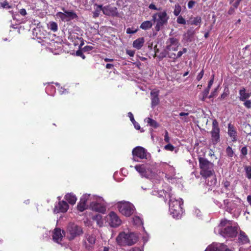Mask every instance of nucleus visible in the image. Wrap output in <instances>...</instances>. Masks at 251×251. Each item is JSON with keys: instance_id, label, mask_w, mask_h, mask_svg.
<instances>
[{"instance_id": "nucleus-1", "label": "nucleus", "mask_w": 251, "mask_h": 251, "mask_svg": "<svg viewBox=\"0 0 251 251\" xmlns=\"http://www.w3.org/2000/svg\"><path fill=\"white\" fill-rule=\"evenodd\" d=\"M199 167L200 168V175L204 178H206L214 175L215 172L213 169L214 164L208 161L206 158L199 157L198 158Z\"/></svg>"}, {"instance_id": "nucleus-2", "label": "nucleus", "mask_w": 251, "mask_h": 251, "mask_svg": "<svg viewBox=\"0 0 251 251\" xmlns=\"http://www.w3.org/2000/svg\"><path fill=\"white\" fill-rule=\"evenodd\" d=\"M117 243L123 246H132L138 241V237L133 233H120L116 238Z\"/></svg>"}, {"instance_id": "nucleus-3", "label": "nucleus", "mask_w": 251, "mask_h": 251, "mask_svg": "<svg viewBox=\"0 0 251 251\" xmlns=\"http://www.w3.org/2000/svg\"><path fill=\"white\" fill-rule=\"evenodd\" d=\"M183 201L180 200L170 199L169 201V211L172 216L176 219H179L181 218L183 213L182 205Z\"/></svg>"}, {"instance_id": "nucleus-4", "label": "nucleus", "mask_w": 251, "mask_h": 251, "mask_svg": "<svg viewBox=\"0 0 251 251\" xmlns=\"http://www.w3.org/2000/svg\"><path fill=\"white\" fill-rule=\"evenodd\" d=\"M152 21L156 23L155 29L156 31H159L162 27L168 24L169 16L166 11L161 12H157L152 16Z\"/></svg>"}, {"instance_id": "nucleus-5", "label": "nucleus", "mask_w": 251, "mask_h": 251, "mask_svg": "<svg viewBox=\"0 0 251 251\" xmlns=\"http://www.w3.org/2000/svg\"><path fill=\"white\" fill-rule=\"evenodd\" d=\"M83 233L81 226L74 223H70L67 227V237L69 240H73L77 237L81 235Z\"/></svg>"}, {"instance_id": "nucleus-6", "label": "nucleus", "mask_w": 251, "mask_h": 251, "mask_svg": "<svg viewBox=\"0 0 251 251\" xmlns=\"http://www.w3.org/2000/svg\"><path fill=\"white\" fill-rule=\"evenodd\" d=\"M119 212L126 217L130 216L134 212V206L129 202H121L118 203Z\"/></svg>"}, {"instance_id": "nucleus-7", "label": "nucleus", "mask_w": 251, "mask_h": 251, "mask_svg": "<svg viewBox=\"0 0 251 251\" xmlns=\"http://www.w3.org/2000/svg\"><path fill=\"white\" fill-rule=\"evenodd\" d=\"M234 225L235 224L232 223V225H230L227 227L221 229L220 233L224 237H236L238 233V226Z\"/></svg>"}, {"instance_id": "nucleus-8", "label": "nucleus", "mask_w": 251, "mask_h": 251, "mask_svg": "<svg viewBox=\"0 0 251 251\" xmlns=\"http://www.w3.org/2000/svg\"><path fill=\"white\" fill-rule=\"evenodd\" d=\"M212 128L211 131V139L214 145H216L220 141V128L219 124L216 119L212 121Z\"/></svg>"}, {"instance_id": "nucleus-9", "label": "nucleus", "mask_w": 251, "mask_h": 251, "mask_svg": "<svg viewBox=\"0 0 251 251\" xmlns=\"http://www.w3.org/2000/svg\"><path fill=\"white\" fill-rule=\"evenodd\" d=\"M147 151L143 147L138 146L134 148L132 151L133 155V159L135 161H138L136 158H138L141 159L147 158Z\"/></svg>"}, {"instance_id": "nucleus-10", "label": "nucleus", "mask_w": 251, "mask_h": 251, "mask_svg": "<svg viewBox=\"0 0 251 251\" xmlns=\"http://www.w3.org/2000/svg\"><path fill=\"white\" fill-rule=\"evenodd\" d=\"M166 49L169 51H177L180 44L179 40L175 37L169 38L166 42Z\"/></svg>"}, {"instance_id": "nucleus-11", "label": "nucleus", "mask_w": 251, "mask_h": 251, "mask_svg": "<svg viewBox=\"0 0 251 251\" xmlns=\"http://www.w3.org/2000/svg\"><path fill=\"white\" fill-rule=\"evenodd\" d=\"M109 225L112 227H117L121 224V220L114 212L111 211L108 214Z\"/></svg>"}, {"instance_id": "nucleus-12", "label": "nucleus", "mask_w": 251, "mask_h": 251, "mask_svg": "<svg viewBox=\"0 0 251 251\" xmlns=\"http://www.w3.org/2000/svg\"><path fill=\"white\" fill-rule=\"evenodd\" d=\"M102 13L106 16H115L118 14L117 8L110 5L102 6Z\"/></svg>"}, {"instance_id": "nucleus-13", "label": "nucleus", "mask_w": 251, "mask_h": 251, "mask_svg": "<svg viewBox=\"0 0 251 251\" xmlns=\"http://www.w3.org/2000/svg\"><path fill=\"white\" fill-rule=\"evenodd\" d=\"M205 251H231L227 248V246L223 244H220L216 246H208Z\"/></svg>"}, {"instance_id": "nucleus-14", "label": "nucleus", "mask_w": 251, "mask_h": 251, "mask_svg": "<svg viewBox=\"0 0 251 251\" xmlns=\"http://www.w3.org/2000/svg\"><path fill=\"white\" fill-rule=\"evenodd\" d=\"M227 134L231 138L232 142H234L237 140V132L234 126L231 123L228 125Z\"/></svg>"}, {"instance_id": "nucleus-15", "label": "nucleus", "mask_w": 251, "mask_h": 251, "mask_svg": "<svg viewBox=\"0 0 251 251\" xmlns=\"http://www.w3.org/2000/svg\"><path fill=\"white\" fill-rule=\"evenodd\" d=\"M69 208L68 203L65 201H59L55 207V211L57 212H66Z\"/></svg>"}, {"instance_id": "nucleus-16", "label": "nucleus", "mask_w": 251, "mask_h": 251, "mask_svg": "<svg viewBox=\"0 0 251 251\" xmlns=\"http://www.w3.org/2000/svg\"><path fill=\"white\" fill-rule=\"evenodd\" d=\"M64 235V232L61 230L60 228H55L52 235V239L56 243L60 242L63 236Z\"/></svg>"}, {"instance_id": "nucleus-17", "label": "nucleus", "mask_w": 251, "mask_h": 251, "mask_svg": "<svg viewBox=\"0 0 251 251\" xmlns=\"http://www.w3.org/2000/svg\"><path fill=\"white\" fill-rule=\"evenodd\" d=\"M90 206L93 210L97 212L104 213L106 211L105 207L102 204L98 202H92L91 203Z\"/></svg>"}, {"instance_id": "nucleus-18", "label": "nucleus", "mask_w": 251, "mask_h": 251, "mask_svg": "<svg viewBox=\"0 0 251 251\" xmlns=\"http://www.w3.org/2000/svg\"><path fill=\"white\" fill-rule=\"evenodd\" d=\"M151 106L152 107H155L157 105L159 102V100L158 98L159 91H151Z\"/></svg>"}, {"instance_id": "nucleus-19", "label": "nucleus", "mask_w": 251, "mask_h": 251, "mask_svg": "<svg viewBox=\"0 0 251 251\" xmlns=\"http://www.w3.org/2000/svg\"><path fill=\"white\" fill-rule=\"evenodd\" d=\"M62 10L66 14V16L67 21L66 22H69L73 19H77L78 16L76 13L73 11H69L65 9L64 7L62 8Z\"/></svg>"}, {"instance_id": "nucleus-20", "label": "nucleus", "mask_w": 251, "mask_h": 251, "mask_svg": "<svg viewBox=\"0 0 251 251\" xmlns=\"http://www.w3.org/2000/svg\"><path fill=\"white\" fill-rule=\"evenodd\" d=\"M239 100L242 101H245L251 96V93H247L245 87H243L239 90Z\"/></svg>"}, {"instance_id": "nucleus-21", "label": "nucleus", "mask_w": 251, "mask_h": 251, "mask_svg": "<svg viewBox=\"0 0 251 251\" xmlns=\"http://www.w3.org/2000/svg\"><path fill=\"white\" fill-rule=\"evenodd\" d=\"M65 199L71 204L74 205L76 201V197L73 193H67L64 197Z\"/></svg>"}, {"instance_id": "nucleus-22", "label": "nucleus", "mask_w": 251, "mask_h": 251, "mask_svg": "<svg viewBox=\"0 0 251 251\" xmlns=\"http://www.w3.org/2000/svg\"><path fill=\"white\" fill-rule=\"evenodd\" d=\"M144 42L145 40L143 37L139 38L133 41V47L137 50H139L143 46Z\"/></svg>"}, {"instance_id": "nucleus-23", "label": "nucleus", "mask_w": 251, "mask_h": 251, "mask_svg": "<svg viewBox=\"0 0 251 251\" xmlns=\"http://www.w3.org/2000/svg\"><path fill=\"white\" fill-rule=\"evenodd\" d=\"M145 122L147 123V125L154 128H157L159 127V124L154 120L151 118H146L145 119Z\"/></svg>"}, {"instance_id": "nucleus-24", "label": "nucleus", "mask_w": 251, "mask_h": 251, "mask_svg": "<svg viewBox=\"0 0 251 251\" xmlns=\"http://www.w3.org/2000/svg\"><path fill=\"white\" fill-rule=\"evenodd\" d=\"M234 222L233 221L227 220L226 219H222L219 225V226L220 227V229L225 228V227H227L229 226L230 225H232V223Z\"/></svg>"}, {"instance_id": "nucleus-25", "label": "nucleus", "mask_w": 251, "mask_h": 251, "mask_svg": "<svg viewBox=\"0 0 251 251\" xmlns=\"http://www.w3.org/2000/svg\"><path fill=\"white\" fill-rule=\"evenodd\" d=\"M135 169L142 176L146 177L147 171L144 167V165H137L135 166Z\"/></svg>"}, {"instance_id": "nucleus-26", "label": "nucleus", "mask_w": 251, "mask_h": 251, "mask_svg": "<svg viewBox=\"0 0 251 251\" xmlns=\"http://www.w3.org/2000/svg\"><path fill=\"white\" fill-rule=\"evenodd\" d=\"M152 23L151 21H146L143 22L140 25V28L144 30H148L151 28Z\"/></svg>"}, {"instance_id": "nucleus-27", "label": "nucleus", "mask_w": 251, "mask_h": 251, "mask_svg": "<svg viewBox=\"0 0 251 251\" xmlns=\"http://www.w3.org/2000/svg\"><path fill=\"white\" fill-rule=\"evenodd\" d=\"M239 240L241 242H242L243 244L247 243L249 241V239L248 236H247L246 233L242 231H241L240 232Z\"/></svg>"}, {"instance_id": "nucleus-28", "label": "nucleus", "mask_w": 251, "mask_h": 251, "mask_svg": "<svg viewBox=\"0 0 251 251\" xmlns=\"http://www.w3.org/2000/svg\"><path fill=\"white\" fill-rule=\"evenodd\" d=\"M201 17L197 16L194 17L193 19H190L189 21V24L191 25H198L201 24Z\"/></svg>"}, {"instance_id": "nucleus-29", "label": "nucleus", "mask_w": 251, "mask_h": 251, "mask_svg": "<svg viewBox=\"0 0 251 251\" xmlns=\"http://www.w3.org/2000/svg\"><path fill=\"white\" fill-rule=\"evenodd\" d=\"M168 52H169V51L166 49V47L165 49H164L158 55H157V57L158 58L159 60L161 61L164 58L167 57Z\"/></svg>"}, {"instance_id": "nucleus-30", "label": "nucleus", "mask_w": 251, "mask_h": 251, "mask_svg": "<svg viewBox=\"0 0 251 251\" xmlns=\"http://www.w3.org/2000/svg\"><path fill=\"white\" fill-rule=\"evenodd\" d=\"M95 5L97 6V8L95 10L93 13V17L94 18H96L99 17L100 14V11H102V5H98L95 4Z\"/></svg>"}, {"instance_id": "nucleus-31", "label": "nucleus", "mask_w": 251, "mask_h": 251, "mask_svg": "<svg viewBox=\"0 0 251 251\" xmlns=\"http://www.w3.org/2000/svg\"><path fill=\"white\" fill-rule=\"evenodd\" d=\"M87 241L91 245H93L96 243V238L94 235H87L86 236Z\"/></svg>"}, {"instance_id": "nucleus-32", "label": "nucleus", "mask_w": 251, "mask_h": 251, "mask_svg": "<svg viewBox=\"0 0 251 251\" xmlns=\"http://www.w3.org/2000/svg\"><path fill=\"white\" fill-rule=\"evenodd\" d=\"M49 28L53 32H56L58 30V25L57 24L54 22H50L49 23Z\"/></svg>"}, {"instance_id": "nucleus-33", "label": "nucleus", "mask_w": 251, "mask_h": 251, "mask_svg": "<svg viewBox=\"0 0 251 251\" xmlns=\"http://www.w3.org/2000/svg\"><path fill=\"white\" fill-rule=\"evenodd\" d=\"M244 169L246 177L249 179H251V166H245Z\"/></svg>"}, {"instance_id": "nucleus-34", "label": "nucleus", "mask_w": 251, "mask_h": 251, "mask_svg": "<svg viewBox=\"0 0 251 251\" xmlns=\"http://www.w3.org/2000/svg\"><path fill=\"white\" fill-rule=\"evenodd\" d=\"M56 16L57 18H60L62 22H66L67 21L66 19V14L65 12H58L56 13Z\"/></svg>"}, {"instance_id": "nucleus-35", "label": "nucleus", "mask_w": 251, "mask_h": 251, "mask_svg": "<svg viewBox=\"0 0 251 251\" xmlns=\"http://www.w3.org/2000/svg\"><path fill=\"white\" fill-rule=\"evenodd\" d=\"M0 5L2 8L6 9H10L11 8V6L9 5V3L6 0H0Z\"/></svg>"}, {"instance_id": "nucleus-36", "label": "nucleus", "mask_w": 251, "mask_h": 251, "mask_svg": "<svg viewBox=\"0 0 251 251\" xmlns=\"http://www.w3.org/2000/svg\"><path fill=\"white\" fill-rule=\"evenodd\" d=\"M181 11V6L178 4H176L175 5V8L174 11V14L177 16L180 14V12Z\"/></svg>"}, {"instance_id": "nucleus-37", "label": "nucleus", "mask_w": 251, "mask_h": 251, "mask_svg": "<svg viewBox=\"0 0 251 251\" xmlns=\"http://www.w3.org/2000/svg\"><path fill=\"white\" fill-rule=\"evenodd\" d=\"M77 209L80 212H83L87 208V205H85L80 201H79L77 205Z\"/></svg>"}, {"instance_id": "nucleus-38", "label": "nucleus", "mask_w": 251, "mask_h": 251, "mask_svg": "<svg viewBox=\"0 0 251 251\" xmlns=\"http://www.w3.org/2000/svg\"><path fill=\"white\" fill-rule=\"evenodd\" d=\"M226 151L228 157H232L233 156L234 152L230 147L228 146L226 149Z\"/></svg>"}, {"instance_id": "nucleus-39", "label": "nucleus", "mask_w": 251, "mask_h": 251, "mask_svg": "<svg viewBox=\"0 0 251 251\" xmlns=\"http://www.w3.org/2000/svg\"><path fill=\"white\" fill-rule=\"evenodd\" d=\"M138 30V28H134L133 27L131 28L128 27L126 30V33L127 34H134L136 33Z\"/></svg>"}, {"instance_id": "nucleus-40", "label": "nucleus", "mask_w": 251, "mask_h": 251, "mask_svg": "<svg viewBox=\"0 0 251 251\" xmlns=\"http://www.w3.org/2000/svg\"><path fill=\"white\" fill-rule=\"evenodd\" d=\"M167 57L172 59L173 62H175L176 60V54L171 51L168 52Z\"/></svg>"}, {"instance_id": "nucleus-41", "label": "nucleus", "mask_w": 251, "mask_h": 251, "mask_svg": "<svg viewBox=\"0 0 251 251\" xmlns=\"http://www.w3.org/2000/svg\"><path fill=\"white\" fill-rule=\"evenodd\" d=\"M176 21L179 24L185 25L186 24L185 20L181 15L178 17Z\"/></svg>"}, {"instance_id": "nucleus-42", "label": "nucleus", "mask_w": 251, "mask_h": 251, "mask_svg": "<svg viewBox=\"0 0 251 251\" xmlns=\"http://www.w3.org/2000/svg\"><path fill=\"white\" fill-rule=\"evenodd\" d=\"M89 195H83L80 199V201L81 202H82V203H83L84 204H85V205H86V202L87 201V200L88 199V197H89Z\"/></svg>"}, {"instance_id": "nucleus-43", "label": "nucleus", "mask_w": 251, "mask_h": 251, "mask_svg": "<svg viewBox=\"0 0 251 251\" xmlns=\"http://www.w3.org/2000/svg\"><path fill=\"white\" fill-rule=\"evenodd\" d=\"M210 89L206 88L202 92V100H204L207 97L208 94H209Z\"/></svg>"}, {"instance_id": "nucleus-44", "label": "nucleus", "mask_w": 251, "mask_h": 251, "mask_svg": "<svg viewBox=\"0 0 251 251\" xmlns=\"http://www.w3.org/2000/svg\"><path fill=\"white\" fill-rule=\"evenodd\" d=\"M83 50H82H82H80V49H79L78 50H77L76 52H75V54L76 56H80L83 59H84L85 58V55L83 54V52H82Z\"/></svg>"}, {"instance_id": "nucleus-45", "label": "nucleus", "mask_w": 251, "mask_h": 251, "mask_svg": "<svg viewBox=\"0 0 251 251\" xmlns=\"http://www.w3.org/2000/svg\"><path fill=\"white\" fill-rule=\"evenodd\" d=\"M164 149L167 151H173L175 148L172 144H168L165 146Z\"/></svg>"}, {"instance_id": "nucleus-46", "label": "nucleus", "mask_w": 251, "mask_h": 251, "mask_svg": "<svg viewBox=\"0 0 251 251\" xmlns=\"http://www.w3.org/2000/svg\"><path fill=\"white\" fill-rule=\"evenodd\" d=\"M195 32L193 30H187L186 34L188 38V39L191 38L193 37L194 35Z\"/></svg>"}, {"instance_id": "nucleus-47", "label": "nucleus", "mask_w": 251, "mask_h": 251, "mask_svg": "<svg viewBox=\"0 0 251 251\" xmlns=\"http://www.w3.org/2000/svg\"><path fill=\"white\" fill-rule=\"evenodd\" d=\"M94 49V47L91 46H86L82 48V50L84 52L90 51Z\"/></svg>"}, {"instance_id": "nucleus-48", "label": "nucleus", "mask_w": 251, "mask_h": 251, "mask_svg": "<svg viewBox=\"0 0 251 251\" xmlns=\"http://www.w3.org/2000/svg\"><path fill=\"white\" fill-rule=\"evenodd\" d=\"M244 105L247 108L250 109L251 108V101L250 100H246L244 101Z\"/></svg>"}, {"instance_id": "nucleus-49", "label": "nucleus", "mask_w": 251, "mask_h": 251, "mask_svg": "<svg viewBox=\"0 0 251 251\" xmlns=\"http://www.w3.org/2000/svg\"><path fill=\"white\" fill-rule=\"evenodd\" d=\"M241 153L243 156H246L248 154V149L246 146L242 148Z\"/></svg>"}, {"instance_id": "nucleus-50", "label": "nucleus", "mask_w": 251, "mask_h": 251, "mask_svg": "<svg viewBox=\"0 0 251 251\" xmlns=\"http://www.w3.org/2000/svg\"><path fill=\"white\" fill-rule=\"evenodd\" d=\"M128 116L130 120L132 123V124H134V123H136V121L134 118L133 115L131 112L128 113Z\"/></svg>"}, {"instance_id": "nucleus-51", "label": "nucleus", "mask_w": 251, "mask_h": 251, "mask_svg": "<svg viewBox=\"0 0 251 251\" xmlns=\"http://www.w3.org/2000/svg\"><path fill=\"white\" fill-rule=\"evenodd\" d=\"M204 75V71L202 69L201 72L198 74V75L197 76V80L198 81H200L203 77Z\"/></svg>"}, {"instance_id": "nucleus-52", "label": "nucleus", "mask_w": 251, "mask_h": 251, "mask_svg": "<svg viewBox=\"0 0 251 251\" xmlns=\"http://www.w3.org/2000/svg\"><path fill=\"white\" fill-rule=\"evenodd\" d=\"M223 184L224 185V187L226 189H227L228 187L230 186V182L229 181L226 180L223 182Z\"/></svg>"}, {"instance_id": "nucleus-53", "label": "nucleus", "mask_w": 251, "mask_h": 251, "mask_svg": "<svg viewBox=\"0 0 251 251\" xmlns=\"http://www.w3.org/2000/svg\"><path fill=\"white\" fill-rule=\"evenodd\" d=\"M164 141L166 143L170 142V138L169 137L168 132L167 130H165V132Z\"/></svg>"}, {"instance_id": "nucleus-54", "label": "nucleus", "mask_w": 251, "mask_h": 251, "mask_svg": "<svg viewBox=\"0 0 251 251\" xmlns=\"http://www.w3.org/2000/svg\"><path fill=\"white\" fill-rule=\"evenodd\" d=\"M216 182L217 179L215 176H214L213 179L210 182L209 181L207 182V184L210 186L214 185L216 184Z\"/></svg>"}, {"instance_id": "nucleus-55", "label": "nucleus", "mask_w": 251, "mask_h": 251, "mask_svg": "<svg viewBox=\"0 0 251 251\" xmlns=\"http://www.w3.org/2000/svg\"><path fill=\"white\" fill-rule=\"evenodd\" d=\"M126 53L131 57H133L135 54V51L131 50H127Z\"/></svg>"}, {"instance_id": "nucleus-56", "label": "nucleus", "mask_w": 251, "mask_h": 251, "mask_svg": "<svg viewBox=\"0 0 251 251\" xmlns=\"http://www.w3.org/2000/svg\"><path fill=\"white\" fill-rule=\"evenodd\" d=\"M196 2L193 0H190L188 2V7L189 9L192 8L194 5L195 4Z\"/></svg>"}, {"instance_id": "nucleus-57", "label": "nucleus", "mask_w": 251, "mask_h": 251, "mask_svg": "<svg viewBox=\"0 0 251 251\" xmlns=\"http://www.w3.org/2000/svg\"><path fill=\"white\" fill-rule=\"evenodd\" d=\"M241 0H236V1L233 4V7H232L234 8V9L237 8L238 7V6H239L240 2L241 1Z\"/></svg>"}, {"instance_id": "nucleus-58", "label": "nucleus", "mask_w": 251, "mask_h": 251, "mask_svg": "<svg viewBox=\"0 0 251 251\" xmlns=\"http://www.w3.org/2000/svg\"><path fill=\"white\" fill-rule=\"evenodd\" d=\"M149 8L151 9H153V10H159V9H158L156 6L153 3H151L149 5Z\"/></svg>"}, {"instance_id": "nucleus-59", "label": "nucleus", "mask_w": 251, "mask_h": 251, "mask_svg": "<svg viewBox=\"0 0 251 251\" xmlns=\"http://www.w3.org/2000/svg\"><path fill=\"white\" fill-rule=\"evenodd\" d=\"M19 12L20 14L23 16H25L26 14V11L25 9L24 8L20 9Z\"/></svg>"}, {"instance_id": "nucleus-60", "label": "nucleus", "mask_w": 251, "mask_h": 251, "mask_svg": "<svg viewBox=\"0 0 251 251\" xmlns=\"http://www.w3.org/2000/svg\"><path fill=\"white\" fill-rule=\"evenodd\" d=\"M217 90V88L215 89L213 91V92H212L211 93L210 95L209 96V99L212 98L215 96V95H216Z\"/></svg>"}, {"instance_id": "nucleus-61", "label": "nucleus", "mask_w": 251, "mask_h": 251, "mask_svg": "<svg viewBox=\"0 0 251 251\" xmlns=\"http://www.w3.org/2000/svg\"><path fill=\"white\" fill-rule=\"evenodd\" d=\"M234 10H235L234 8L231 7L228 11V14L229 15H231V14H233L234 12Z\"/></svg>"}, {"instance_id": "nucleus-62", "label": "nucleus", "mask_w": 251, "mask_h": 251, "mask_svg": "<svg viewBox=\"0 0 251 251\" xmlns=\"http://www.w3.org/2000/svg\"><path fill=\"white\" fill-rule=\"evenodd\" d=\"M213 83V79H210L208 82V86H207V88L210 89Z\"/></svg>"}, {"instance_id": "nucleus-63", "label": "nucleus", "mask_w": 251, "mask_h": 251, "mask_svg": "<svg viewBox=\"0 0 251 251\" xmlns=\"http://www.w3.org/2000/svg\"><path fill=\"white\" fill-rule=\"evenodd\" d=\"M129 251H143L139 248H132Z\"/></svg>"}, {"instance_id": "nucleus-64", "label": "nucleus", "mask_w": 251, "mask_h": 251, "mask_svg": "<svg viewBox=\"0 0 251 251\" xmlns=\"http://www.w3.org/2000/svg\"><path fill=\"white\" fill-rule=\"evenodd\" d=\"M247 200L250 205H251V195H249L247 196Z\"/></svg>"}]
</instances>
